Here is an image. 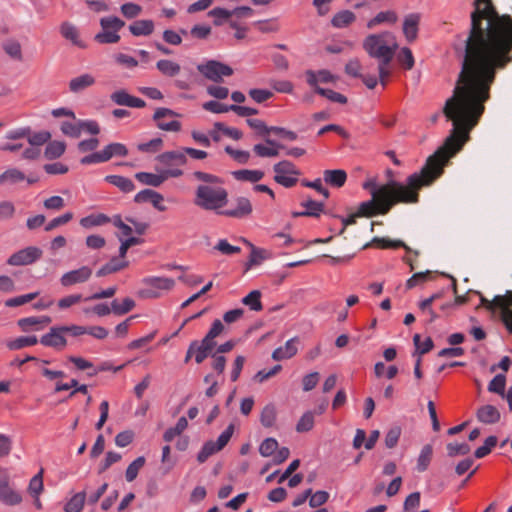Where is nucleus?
<instances>
[{
	"mask_svg": "<svg viewBox=\"0 0 512 512\" xmlns=\"http://www.w3.org/2000/svg\"><path fill=\"white\" fill-rule=\"evenodd\" d=\"M485 107L474 106L455 95L446 100L443 113L452 121L453 128L444 144L428 157L419 172L407 177L405 183L390 180L378 185L374 179L363 183V188L370 192L372 198L359 205L358 215L372 217L387 214L398 203L416 204L419 191L430 186L442 173L448 160L462 149L470 139L471 130L478 124Z\"/></svg>",
	"mask_w": 512,
	"mask_h": 512,
	"instance_id": "f03ea898",
	"label": "nucleus"
},
{
	"mask_svg": "<svg viewBox=\"0 0 512 512\" xmlns=\"http://www.w3.org/2000/svg\"><path fill=\"white\" fill-rule=\"evenodd\" d=\"M134 201L137 203L150 202L157 210L164 211L166 207L162 205L163 196L152 189H144L138 192Z\"/></svg>",
	"mask_w": 512,
	"mask_h": 512,
	"instance_id": "aec40b11",
	"label": "nucleus"
},
{
	"mask_svg": "<svg viewBox=\"0 0 512 512\" xmlns=\"http://www.w3.org/2000/svg\"><path fill=\"white\" fill-rule=\"evenodd\" d=\"M4 51L13 59L22 60L21 44L17 40H7L3 43Z\"/></svg>",
	"mask_w": 512,
	"mask_h": 512,
	"instance_id": "8fccbe9b",
	"label": "nucleus"
},
{
	"mask_svg": "<svg viewBox=\"0 0 512 512\" xmlns=\"http://www.w3.org/2000/svg\"><path fill=\"white\" fill-rule=\"evenodd\" d=\"M66 145L62 141H52L48 143V145L45 148V157L47 159H56L59 158L63 153L65 152Z\"/></svg>",
	"mask_w": 512,
	"mask_h": 512,
	"instance_id": "de8ad7c7",
	"label": "nucleus"
},
{
	"mask_svg": "<svg viewBox=\"0 0 512 512\" xmlns=\"http://www.w3.org/2000/svg\"><path fill=\"white\" fill-rule=\"evenodd\" d=\"M476 418L480 423L493 425L499 422L501 414L495 406L486 404L477 409Z\"/></svg>",
	"mask_w": 512,
	"mask_h": 512,
	"instance_id": "f3484780",
	"label": "nucleus"
},
{
	"mask_svg": "<svg viewBox=\"0 0 512 512\" xmlns=\"http://www.w3.org/2000/svg\"><path fill=\"white\" fill-rule=\"evenodd\" d=\"M265 143L266 145L261 143L254 145L253 151L258 157H277L279 155V149L285 148L282 144L267 136L265 137Z\"/></svg>",
	"mask_w": 512,
	"mask_h": 512,
	"instance_id": "a211bd4d",
	"label": "nucleus"
},
{
	"mask_svg": "<svg viewBox=\"0 0 512 512\" xmlns=\"http://www.w3.org/2000/svg\"><path fill=\"white\" fill-rule=\"evenodd\" d=\"M232 175L236 180L256 183L264 177V172L260 170L243 169L232 172Z\"/></svg>",
	"mask_w": 512,
	"mask_h": 512,
	"instance_id": "4c0bfd02",
	"label": "nucleus"
},
{
	"mask_svg": "<svg viewBox=\"0 0 512 512\" xmlns=\"http://www.w3.org/2000/svg\"><path fill=\"white\" fill-rule=\"evenodd\" d=\"M135 178L142 184L153 187H158L165 181V176L162 171L159 174L138 172L135 174Z\"/></svg>",
	"mask_w": 512,
	"mask_h": 512,
	"instance_id": "72a5a7b5",
	"label": "nucleus"
},
{
	"mask_svg": "<svg viewBox=\"0 0 512 512\" xmlns=\"http://www.w3.org/2000/svg\"><path fill=\"white\" fill-rule=\"evenodd\" d=\"M506 376L505 374H497L488 384V391L498 394L501 397L505 396Z\"/></svg>",
	"mask_w": 512,
	"mask_h": 512,
	"instance_id": "c03bdc74",
	"label": "nucleus"
},
{
	"mask_svg": "<svg viewBox=\"0 0 512 512\" xmlns=\"http://www.w3.org/2000/svg\"><path fill=\"white\" fill-rule=\"evenodd\" d=\"M105 181L116 186L124 193H129L135 189L133 181L120 175H107Z\"/></svg>",
	"mask_w": 512,
	"mask_h": 512,
	"instance_id": "c756f323",
	"label": "nucleus"
},
{
	"mask_svg": "<svg viewBox=\"0 0 512 512\" xmlns=\"http://www.w3.org/2000/svg\"><path fill=\"white\" fill-rule=\"evenodd\" d=\"M355 19L356 16L353 12L349 10H342L333 16L331 24L335 28H344L353 23Z\"/></svg>",
	"mask_w": 512,
	"mask_h": 512,
	"instance_id": "c9c22d12",
	"label": "nucleus"
},
{
	"mask_svg": "<svg viewBox=\"0 0 512 512\" xmlns=\"http://www.w3.org/2000/svg\"><path fill=\"white\" fill-rule=\"evenodd\" d=\"M242 303L248 306L252 311H261L263 309L261 292L259 290L251 291L242 299Z\"/></svg>",
	"mask_w": 512,
	"mask_h": 512,
	"instance_id": "a18cd8bd",
	"label": "nucleus"
},
{
	"mask_svg": "<svg viewBox=\"0 0 512 512\" xmlns=\"http://www.w3.org/2000/svg\"><path fill=\"white\" fill-rule=\"evenodd\" d=\"M101 151L105 162L109 161L112 157H125L128 154V149L122 143H110Z\"/></svg>",
	"mask_w": 512,
	"mask_h": 512,
	"instance_id": "7c9ffc66",
	"label": "nucleus"
},
{
	"mask_svg": "<svg viewBox=\"0 0 512 512\" xmlns=\"http://www.w3.org/2000/svg\"><path fill=\"white\" fill-rule=\"evenodd\" d=\"M111 305L112 312L115 315L121 316L127 314L135 307V301L132 298L126 297L122 303H119L117 299L113 300Z\"/></svg>",
	"mask_w": 512,
	"mask_h": 512,
	"instance_id": "09e8293b",
	"label": "nucleus"
},
{
	"mask_svg": "<svg viewBox=\"0 0 512 512\" xmlns=\"http://www.w3.org/2000/svg\"><path fill=\"white\" fill-rule=\"evenodd\" d=\"M145 463L146 459L144 456H139L134 461H132L128 465L125 472L126 480L128 482L134 481L137 478L139 471L144 467Z\"/></svg>",
	"mask_w": 512,
	"mask_h": 512,
	"instance_id": "ea45409f",
	"label": "nucleus"
},
{
	"mask_svg": "<svg viewBox=\"0 0 512 512\" xmlns=\"http://www.w3.org/2000/svg\"><path fill=\"white\" fill-rule=\"evenodd\" d=\"M498 439L496 436H489L485 439L484 445L478 447L475 452L474 456L478 459L484 458L488 454H490L492 448H494L497 445Z\"/></svg>",
	"mask_w": 512,
	"mask_h": 512,
	"instance_id": "603ef678",
	"label": "nucleus"
},
{
	"mask_svg": "<svg viewBox=\"0 0 512 512\" xmlns=\"http://www.w3.org/2000/svg\"><path fill=\"white\" fill-rule=\"evenodd\" d=\"M301 205L305 208L304 214H306L307 217H319V215L324 211L323 203L311 199L302 202Z\"/></svg>",
	"mask_w": 512,
	"mask_h": 512,
	"instance_id": "3c124183",
	"label": "nucleus"
},
{
	"mask_svg": "<svg viewBox=\"0 0 512 512\" xmlns=\"http://www.w3.org/2000/svg\"><path fill=\"white\" fill-rule=\"evenodd\" d=\"M60 34L63 38L70 41L73 45L85 48V43L80 39L78 28L69 21H64L59 27Z\"/></svg>",
	"mask_w": 512,
	"mask_h": 512,
	"instance_id": "412c9836",
	"label": "nucleus"
},
{
	"mask_svg": "<svg viewBox=\"0 0 512 512\" xmlns=\"http://www.w3.org/2000/svg\"><path fill=\"white\" fill-rule=\"evenodd\" d=\"M111 222L120 230V234L117 235L121 242L119 256H126L130 247L143 242V239L131 236L133 228L122 220L121 215L117 214L111 217Z\"/></svg>",
	"mask_w": 512,
	"mask_h": 512,
	"instance_id": "0eeeda50",
	"label": "nucleus"
},
{
	"mask_svg": "<svg viewBox=\"0 0 512 512\" xmlns=\"http://www.w3.org/2000/svg\"><path fill=\"white\" fill-rule=\"evenodd\" d=\"M481 304L489 311L499 309L500 318L506 329L512 333V291L508 290L505 295H496L493 300H488L480 295Z\"/></svg>",
	"mask_w": 512,
	"mask_h": 512,
	"instance_id": "39448f33",
	"label": "nucleus"
},
{
	"mask_svg": "<svg viewBox=\"0 0 512 512\" xmlns=\"http://www.w3.org/2000/svg\"><path fill=\"white\" fill-rule=\"evenodd\" d=\"M109 222H111V218L102 213L91 214L80 219V225L85 229L102 226Z\"/></svg>",
	"mask_w": 512,
	"mask_h": 512,
	"instance_id": "2f4dec72",
	"label": "nucleus"
},
{
	"mask_svg": "<svg viewBox=\"0 0 512 512\" xmlns=\"http://www.w3.org/2000/svg\"><path fill=\"white\" fill-rule=\"evenodd\" d=\"M466 37H459L455 51L462 57L453 95L485 107L496 71L512 61V19L499 15L491 0H475Z\"/></svg>",
	"mask_w": 512,
	"mask_h": 512,
	"instance_id": "f257e3e1",
	"label": "nucleus"
},
{
	"mask_svg": "<svg viewBox=\"0 0 512 512\" xmlns=\"http://www.w3.org/2000/svg\"><path fill=\"white\" fill-rule=\"evenodd\" d=\"M211 27L208 25H194L189 31V35L196 39L205 40L211 35Z\"/></svg>",
	"mask_w": 512,
	"mask_h": 512,
	"instance_id": "338daca9",
	"label": "nucleus"
},
{
	"mask_svg": "<svg viewBox=\"0 0 512 512\" xmlns=\"http://www.w3.org/2000/svg\"><path fill=\"white\" fill-rule=\"evenodd\" d=\"M316 93L329 99L332 102L340 103V104H346L347 98L341 93H338L331 89H325L320 86H316Z\"/></svg>",
	"mask_w": 512,
	"mask_h": 512,
	"instance_id": "864d4df0",
	"label": "nucleus"
},
{
	"mask_svg": "<svg viewBox=\"0 0 512 512\" xmlns=\"http://www.w3.org/2000/svg\"><path fill=\"white\" fill-rule=\"evenodd\" d=\"M432 278V271L418 272L413 274L406 282V287L412 289L420 283L426 282Z\"/></svg>",
	"mask_w": 512,
	"mask_h": 512,
	"instance_id": "680f3d73",
	"label": "nucleus"
},
{
	"mask_svg": "<svg viewBox=\"0 0 512 512\" xmlns=\"http://www.w3.org/2000/svg\"><path fill=\"white\" fill-rule=\"evenodd\" d=\"M0 501L8 506L22 502V495L10 486V477L5 469H0Z\"/></svg>",
	"mask_w": 512,
	"mask_h": 512,
	"instance_id": "9d476101",
	"label": "nucleus"
},
{
	"mask_svg": "<svg viewBox=\"0 0 512 512\" xmlns=\"http://www.w3.org/2000/svg\"><path fill=\"white\" fill-rule=\"evenodd\" d=\"M433 454V447L431 444H426L422 447L420 455L417 460V470L424 472L427 470Z\"/></svg>",
	"mask_w": 512,
	"mask_h": 512,
	"instance_id": "a19ab883",
	"label": "nucleus"
},
{
	"mask_svg": "<svg viewBox=\"0 0 512 512\" xmlns=\"http://www.w3.org/2000/svg\"><path fill=\"white\" fill-rule=\"evenodd\" d=\"M156 68L161 74L167 77H175L180 73L181 66L168 59H161L156 63Z\"/></svg>",
	"mask_w": 512,
	"mask_h": 512,
	"instance_id": "473e14b6",
	"label": "nucleus"
},
{
	"mask_svg": "<svg viewBox=\"0 0 512 512\" xmlns=\"http://www.w3.org/2000/svg\"><path fill=\"white\" fill-rule=\"evenodd\" d=\"M363 48L370 57L378 59L380 82L385 86L386 78L390 75L389 64L397 49L395 37L390 32L370 34L364 39Z\"/></svg>",
	"mask_w": 512,
	"mask_h": 512,
	"instance_id": "7ed1b4c3",
	"label": "nucleus"
},
{
	"mask_svg": "<svg viewBox=\"0 0 512 512\" xmlns=\"http://www.w3.org/2000/svg\"><path fill=\"white\" fill-rule=\"evenodd\" d=\"M398 20V16L395 11L387 10L379 12L375 17L367 22V28L372 29L377 25L383 23L394 24Z\"/></svg>",
	"mask_w": 512,
	"mask_h": 512,
	"instance_id": "c85d7f7f",
	"label": "nucleus"
},
{
	"mask_svg": "<svg viewBox=\"0 0 512 512\" xmlns=\"http://www.w3.org/2000/svg\"><path fill=\"white\" fill-rule=\"evenodd\" d=\"M157 161L164 166H182L186 164L187 158L184 150L167 151L157 156Z\"/></svg>",
	"mask_w": 512,
	"mask_h": 512,
	"instance_id": "6ab92c4d",
	"label": "nucleus"
},
{
	"mask_svg": "<svg viewBox=\"0 0 512 512\" xmlns=\"http://www.w3.org/2000/svg\"><path fill=\"white\" fill-rule=\"evenodd\" d=\"M306 77H307V83L310 86L314 87L315 90H316V86H318L319 82L329 83L334 80V76L327 70H320L317 73L312 70H308V71H306Z\"/></svg>",
	"mask_w": 512,
	"mask_h": 512,
	"instance_id": "cd10ccee",
	"label": "nucleus"
},
{
	"mask_svg": "<svg viewBox=\"0 0 512 512\" xmlns=\"http://www.w3.org/2000/svg\"><path fill=\"white\" fill-rule=\"evenodd\" d=\"M420 20L419 13H410L404 17L402 30L407 42L412 43L417 39Z\"/></svg>",
	"mask_w": 512,
	"mask_h": 512,
	"instance_id": "2eb2a0df",
	"label": "nucleus"
},
{
	"mask_svg": "<svg viewBox=\"0 0 512 512\" xmlns=\"http://www.w3.org/2000/svg\"><path fill=\"white\" fill-rule=\"evenodd\" d=\"M228 202V192L221 186L199 185L195 191L194 203L204 210H218Z\"/></svg>",
	"mask_w": 512,
	"mask_h": 512,
	"instance_id": "20e7f679",
	"label": "nucleus"
},
{
	"mask_svg": "<svg viewBox=\"0 0 512 512\" xmlns=\"http://www.w3.org/2000/svg\"><path fill=\"white\" fill-rule=\"evenodd\" d=\"M297 343H299L298 337L291 338L283 347H278L273 351L272 358L275 361L292 358L298 351Z\"/></svg>",
	"mask_w": 512,
	"mask_h": 512,
	"instance_id": "4be33fe9",
	"label": "nucleus"
},
{
	"mask_svg": "<svg viewBox=\"0 0 512 512\" xmlns=\"http://www.w3.org/2000/svg\"><path fill=\"white\" fill-rule=\"evenodd\" d=\"M95 84V78L89 73L82 74L70 80L69 89L72 93H80Z\"/></svg>",
	"mask_w": 512,
	"mask_h": 512,
	"instance_id": "a878e982",
	"label": "nucleus"
},
{
	"mask_svg": "<svg viewBox=\"0 0 512 512\" xmlns=\"http://www.w3.org/2000/svg\"><path fill=\"white\" fill-rule=\"evenodd\" d=\"M314 426V415L311 411H308L302 415L296 425V431L299 433L308 432Z\"/></svg>",
	"mask_w": 512,
	"mask_h": 512,
	"instance_id": "4d7b16f0",
	"label": "nucleus"
},
{
	"mask_svg": "<svg viewBox=\"0 0 512 512\" xmlns=\"http://www.w3.org/2000/svg\"><path fill=\"white\" fill-rule=\"evenodd\" d=\"M142 284L145 286H150L156 289L157 291H170L175 286V281L174 279L167 277L149 276L142 279Z\"/></svg>",
	"mask_w": 512,
	"mask_h": 512,
	"instance_id": "5701e85b",
	"label": "nucleus"
},
{
	"mask_svg": "<svg viewBox=\"0 0 512 512\" xmlns=\"http://www.w3.org/2000/svg\"><path fill=\"white\" fill-rule=\"evenodd\" d=\"M133 36H148L154 31V22L149 19L136 20L129 25Z\"/></svg>",
	"mask_w": 512,
	"mask_h": 512,
	"instance_id": "bb28decb",
	"label": "nucleus"
},
{
	"mask_svg": "<svg viewBox=\"0 0 512 512\" xmlns=\"http://www.w3.org/2000/svg\"><path fill=\"white\" fill-rule=\"evenodd\" d=\"M38 339L35 335L31 336H20L14 340H11L7 343V347L10 350H20L24 347L33 346L37 344Z\"/></svg>",
	"mask_w": 512,
	"mask_h": 512,
	"instance_id": "37998d69",
	"label": "nucleus"
},
{
	"mask_svg": "<svg viewBox=\"0 0 512 512\" xmlns=\"http://www.w3.org/2000/svg\"><path fill=\"white\" fill-rule=\"evenodd\" d=\"M92 274L91 268L82 266L79 269L71 270L62 275L60 282L64 287L86 282Z\"/></svg>",
	"mask_w": 512,
	"mask_h": 512,
	"instance_id": "4468645a",
	"label": "nucleus"
},
{
	"mask_svg": "<svg viewBox=\"0 0 512 512\" xmlns=\"http://www.w3.org/2000/svg\"><path fill=\"white\" fill-rule=\"evenodd\" d=\"M43 473L44 470L40 469V471L34 475L28 486V492L33 498H37L43 491Z\"/></svg>",
	"mask_w": 512,
	"mask_h": 512,
	"instance_id": "49530a36",
	"label": "nucleus"
},
{
	"mask_svg": "<svg viewBox=\"0 0 512 512\" xmlns=\"http://www.w3.org/2000/svg\"><path fill=\"white\" fill-rule=\"evenodd\" d=\"M51 323V318L49 316H41V317H26L18 320V326L24 331L27 332L33 326H46Z\"/></svg>",
	"mask_w": 512,
	"mask_h": 512,
	"instance_id": "f704fd0d",
	"label": "nucleus"
},
{
	"mask_svg": "<svg viewBox=\"0 0 512 512\" xmlns=\"http://www.w3.org/2000/svg\"><path fill=\"white\" fill-rule=\"evenodd\" d=\"M277 411L274 404L269 403L264 406L260 414V422L263 427L271 428L276 422Z\"/></svg>",
	"mask_w": 512,
	"mask_h": 512,
	"instance_id": "e433bc0d",
	"label": "nucleus"
},
{
	"mask_svg": "<svg viewBox=\"0 0 512 512\" xmlns=\"http://www.w3.org/2000/svg\"><path fill=\"white\" fill-rule=\"evenodd\" d=\"M38 294V292H32L24 295H19L6 300L5 305L7 307H18L34 300L38 296Z\"/></svg>",
	"mask_w": 512,
	"mask_h": 512,
	"instance_id": "052dcab7",
	"label": "nucleus"
},
{
	"mask_svg": "<svg viewBox=\"0 0 512 512\" xmlns=\"http://www.w3.org/2000/svg\"><path fill=\"white\" fill-rule=\"evenodd\" d=\"M372 244L378 248L383 249H396L403 247L407 252H411V249L405 245L401 240H391L389 238H374Z\"/></svg>",
	"mask_w": 512,
	"mask_h": 512,
	"instance_id": "79ce46f5",
	"label": "nucleus"
},
{
	"mask_svg": "<svg viewBox=\"0 0 512 512\" xmlns=\"http://www.w3.org/2000/svg\"><path fill=\"white\" fill-rule=\"evenodd\" d=\"M102 31L97 33L94 40L99 44H114L119 42L118 32L125 26V22L116 16L100 19Z\"/></svg>",
	"mask_w": 512,
	"mask_h": 512,
	"instance_id": "423d86ee",
	"label": "nucleus"
},
{
	"mask_svg": "<svg viewBox=\"0 0 512 512\" xmlns=\"http://www.w3.org/2000/svg\"><path fill=\"white\" fill-rule=\"evenodd\" d=\"M197 70L206 79L216 83L222 82L223 77H229L233 74V69L229 65L217 60H208L200 63L197 65Z\"/></svg>",
	"mask_w": 512,
	"mask_h": 512,
	"instance_id": "1a4fd4ad",
	"label": "nucleus"
},
{
	"mask_svg": "<svg viewBox=\"0 0 512 512\" xmlns=\"http://www.w3.org/2000/svg\"><path fill=\"white\" fill-rule=\"evenodd\" d=\"M234 203V208L223 210L220 214L232 218H244L252 213V204L247 197H236Z\"/></svg>",
	"mask_w": 512,
	"mask_h": 512,
	"instance_id": "ddd939ff",
	"label": "nucleus"
},
{
	"mask_svg": "<svg viewBox=\"0 0 512 512\" xmlns=\"http://www.w3.org/2000/svg\"><path fill=\"white\" fill-rule=\"evenodd\" d=\"M110 99L113 103H115L119 106H127V107H133V108H143L145 106L144 100L130 95L124 89H120V90L113 92L110 96Z\"/></svg>",
	"mask_w": 512,
	"mask_h": 512,
	"instance_id": "dca6fc26",
	"label": "nucleus"
},
{
	"mask_svg": "<svg viewBox=\"0 0 512 512\" xmlns=\"http://www.w3.org/2000/svg\"><path fill=\"white\" fill-rule=\"evenodd\" d=\"M122 459L120 453L114 451H108L103 461H101L98 467V474H102L109 469L113 464L119 462Z\"/></svg>",
	"mask_w": 512,
	"mask_h": 512,
	"instance_id": "6e6d98bb",
	"label": "nucleus"
},
{
	"mask_svg": "<svg viewBox=\"0 0 512 512\" xmlns=\"http://www.w3.org/2000/svg\"><path fill=\"white\" fill-rule=\"evenodd\" d=\"M220 451V449L216 448V444L213 441H207L202 446L201 450L197 454V461L199 463H204L210 456Z\"/></svg>",
	"mask_w": 512,
	"mask_h": 512,
	"instance_id": "13d9d810",
	"label": "nucleus"
},
{
	"mask_svg": "<svg viewBox=\"0 0 512 512\" xmlns=\"http://www.w3.org/2000/svg\"><path fill=\"white\" fill-rule=\"evenodd\" d=\"M278 449V441L275 438H266L259 446V453L263 457H269Z\"/></svg>",
	"mask_w": 512,
	"mask_h": 512,
	"instance_id": "bf43d9fd",
	"label": "nucleus"
},
{
	"mask_svg": "<svg viewBox=\"0 0 512 512\" xmlns=\"http://www.w3.org/2000/svg\"><path fill=\"white\" fill-rule=\"evenodd\" d=\"M179 114H177L175 111L169 109V108H158L156 109L153 120L156 122V125L159 129L164 131H171V132H178L181 130V123L177 120L172 121H165L164 118L166 117H177Z\"/></svg>",
	"mask_w": 512,
	"mask_h": 512,
	"instance_id": "9b49d317",
	"label": "nucleus"
},
{
	"mask_svg": "<svg viewBox=\"0 0 512 512\" xmlns=\"http://www.w3.org/2000/svg\"><path fill=\"white\" fill-rule=\"evenodd\" d=\"M420 492H413L409 494L403 504L404 512H413L420 505Z\"/></svg>",
	"mask_w": 512,
	"mask_h": 512,
	"instance_id": "774afa93",
	"label": "nucleus"
},
{
	"mask_svg": "<svg viewBox=\"0 0 512 512\" xmlns=\"http://www.w3.org/2000/svg\"><path fill=\"white\" fill-rule=\"evenodd\" d=\"M274 170V181L285 188H291L296 185L300 175V171L297 167L288 160L280 161L273 166Z\"/></svg>",
	"mask_w": 512,
	"mask_h": 512,
	"instance_id": "6e6552de",
	"label": "nucleus"
},
{
	"mask_svg": "<svg viewBox=\"0 0 512 512\" xmlns=\"http://www.w3.org/2000/svg\"><path fill=\"white\" fill-rule=\"evenodd\" d=\"M129 265L125 258H110V261L103 265L97 272V277L107 276L116 273Z\"/></svg>",
	"mask_w": 512,
	"mask_h": 512,
	"instance_id": "b1692460",
	"label": "nucleus"
},
{
	"mask_svg": "<svg viewBox=\"0 0 512 512\" xmlns=\"http://www.w3.org/2000/svg\"><path fill=\"white\" fill-rule=\"evenodd\" d=\"M401 432L402 430L400 426H394L389 429L385 435V445L387 448L391 449L397 445Z\"/></svg>",
	"mask_w": 512,
	"mask_h": 512,
	"instance_id": "0e129e2a",
	"label": "nucleus"
},
{
	"mask_svg": "<svg viewBox=\"0 0 512 512\" xmlns=\"http://www.w3.org/2000/svg\"><path fill=\"white\" fill-rule=\"evenodd\" d=\"M86 500V492L76 493L64 506L65 512H81Z\"/></svg>",
	"mask_w": 512,
	"mask_h": 512,
	"instance_id": "58836bf2",
	"label": "nucleus"
},
{
	"mask_svg": "<svg viewBox=\"0 0 512 512\" xmlns=\"http://www.w3.org/2000/svg\"><path fill=\"white\" fill-rule=\"evenodd\" d=\"M214 249L224 255L238 254L242 252L240 247L229 244L226 239L219 240Z\"/></svg>",
	"mask_w": 512,
	"mask_h": 512,
	"instance_id": "69168bd1",
	"label": "nucleus"
},
{
	"mask_svg": "<svg viewBox=\"0 0 512 512\" xmlns=\"http://www.w3.org/2000/svg\"><path fill=\"white\" fill-rule=\"evenodd\" d=\"M447 455L449 457L464 456L467 455L471 448L467 443H448L446 445Z\"/></svg>",
	"mask_w": 512,
	"mask_h": 512,
	"instance_id": "5fc2aeb1",
	"label": "nucleus"
},
{
	"mask_svg": "<svg viewBox=\"0 0 512 512\" xmlns=\"http://www.w3.org/2000/svg\"><path fill=\"white\" fill-rule=\"evenodd\" d=\"M64 334L65 332L62 330V326L51 327L50 331L40 338V343L47 347L63 349L67 345Z\"/></svg>",
	"mask_w": 512,
	"mask_h": 512,
	"instance_id": "f8f14e48",
	"label": "nucleus"
},
{
	"mask_svg": "<svg viewBox=\"0 0 512 512\" xmlns=\"http://www.w3.org/2000/svg\"><path fill=\"white\" fill-rule=\"evenodd\" d=\"M120 10L127 19L136 18L142 12L141 6L132 2L122 4Z\"/></svg>",
	"mask_w": 512,
	"mask_h": 512,
	"instance_id": "e2e57ef3",
	"label": "nucleus"
},
{
	"mask_svg": "<svg viewBox=\"0 0 512 512\" xmlns=\"http://www.w3.org/2000/svg\"><path fill=\"white\" fill-rule=\"evenodd\" d=\"M323 180L332 187L340 188L347 180V173L342 169L325 170Z\"/></svg>",
	"mask_w": 512,
	"mask_h": 512,
	"instance_id": "393cba45",
	"label": "nucleus"
}]
</instances>
